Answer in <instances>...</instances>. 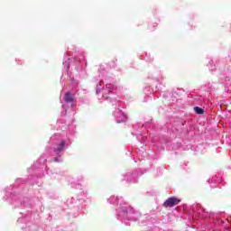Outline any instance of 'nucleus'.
Returning <instances> with one entry per match:
<instances>
[{
  "instance_id": "obj_1",
  "label": "nucleus",
  "mask_w": 231,
  "mask_h": 231,
  "mask_svg": "<svg viewBox=\"0 0 231 231\" xmlns=\"http://www.w3.org/2000/svg\"><path fill=\"white\" fill-rule=\"evenodd\" d=\"M180 199L176 197H171L169 198L164 203H163V207H165V208H172V207H176V205H178V203H180Z\"/></svg>"
},
{
  "instance_id": "obj_2",
  "label": "nucleus",
  "mask_w": 231,
  "mask_h": 231,
  "mask_svg": "<svg viewBox=\"0 0 231 231\" xmlns=\"http://www.w3.org/2000/svg\"><path fill=\"white\" fill-rule=\"evenodd\" d=\"M65 102H73V96L71 95V93L67 92L65 94Z\"/></svg>"
},
{
  "instance_id": "obj_3",
  "label": "nucleus",
  "mask_w": 231,
  "mask_h": 231,
  "mask_svg": "<svg viewBox=\"0 0 231 231\" xmlns=\"http://www.w3.org/2000/svg\"><path fill=\"white\" fill-rule=\"evenodd\" d=\"M64 145H66V142L61 141L60 145L57 147L56 151L58 152H62V151H64Z\"/></svg>"
},
{
  "instance_id": "obj_4",
  "label": "nucleus",
  "mask_w": 231,
  "mask_h": 231,
  "mask_svg": "<svg viewBox=\"0 0 231 231\" xmlns=\"http://www.w3.org/2000/svg\"><path fill=\"white\" fill-rule=\"evenodd\" d=\"M194 110L197 115H203V113H205V110L199 106L195 107Z\"/></svg>"
},
{
  "instance_id": "obj_5",
  "label": "nucleus",
  "mask_w": 231,
  "mask_h": 231,
  "mask_svg": "<svg viewBox=\"0 0 231 231\" xmlns=\"http://www.w3.org/2000/svg\"><path fill=\"white\" fill-rule=\"evenodd\" d=\"M53 162H59V159L57 157H54Z\"/></svg>"
}]
</instances>
